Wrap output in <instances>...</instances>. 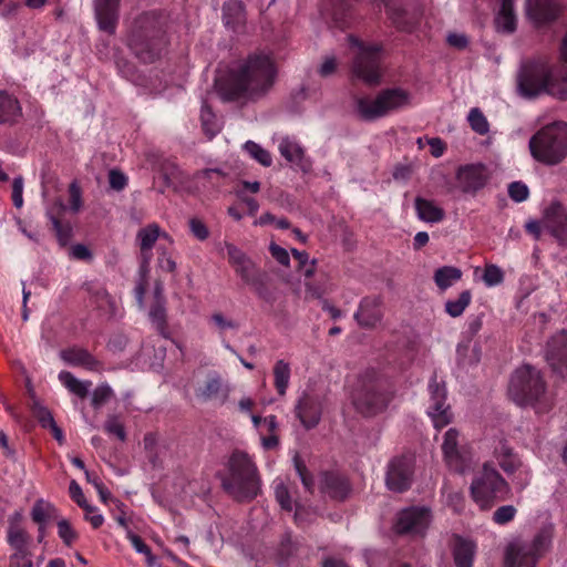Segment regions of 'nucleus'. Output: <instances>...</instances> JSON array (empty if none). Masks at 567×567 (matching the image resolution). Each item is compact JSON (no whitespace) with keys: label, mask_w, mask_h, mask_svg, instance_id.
<instances>
[{"label":"nucleus","mask_w":567,"mask_h":567,"mask_svg":"<svg viewBox=\"0 0 567 567\" xmlns=\"http://www.w3.org/2000/svg\"><path fill=\"white\" fill-rule=\"evenodd\" d=\"M276 74L277 69L269 54L254 53L237 69L216 80V89L225 102L256 101L270 91Z\"/></svg>","instance_id":"f257e3e1"},{"label":"nucleus","mask_w":567,"mask_h":567,"mask_svg":"<svg viewBox=\"0 0 567 567\" xmlns=\"http://www.w3.org/2000/svg\"><path fill=\"white\" fill-rule=\"evenodd\" d=\"M221 488L234 501L249 503L261 493V477L251 456L234 450L226 463V471L218 472Z\"/></svg>","instance_id":"f03ea898"},{"label":"nucleus","mask_w":567,"mask_h":567,"mask_svg":"<svg viewBox=\"0 0 567 567\" xmlns=\"http://www.w3.org/2000/svg\"><path fill=\"white\" fill-rule=\"evenodd\" d=\"M394 395L389 379L371 369L359 377L352 393V404L361 416L374 417L386 411Z\"/></svg>","instance_id":"7ed1b4c3"},{"label":"nucleus","mask_w":567,"mask_h":567,"mask_svg":"<svg viewBox=\"0 0 567 567\" xmlns=\"http://www.w3.org/2000/svg\"><path fill=\"white\" fill-rule=\"evenodd\" d=\"M128 47L144 63H152L159 59L166 47V39L163 24L155 13H144L135 20L128 38Z\"/></svg>","instance_id":"20e7f679"},{"label":"nucleus","mask_w":567,"mask_h":567,"mask_svg":"<svg viewBox=\"0 0 567 567\" xmlns=\"http://www.w3.org/2000/svg\"><path fill=\"white\" fill-rule=\"evenodd\" d=\"M508 394L518 405H533L542 411L550 408L546 399V382L540 371L528 364L515 370L509 381Z\"/></svg>","instance_id":"39448f33"},{"label":"nucleus","mask_w":567,"mask_h":567,"mask_svg":"<svg viewBox=\"0 0 567 567\" xmlns=\"http://www.w3.org/2000/svg\"><path fill=\"white\" fill-rule=\"evenodd\" d=\"M533 157L546 165H557L567 156V123L554 122L542 127L529 140Z\"/></svg>","instance_id":"423d86ee"},{"label":"nucleus","mask_w":567,"mask_h":567,"mask_svg":"<svg viewBox=\"0 0 567 567\" xmlns=\"http://www.w3.org/2000/svg\"><path fill=\"white\" fill-rule=\"evenodd\" d=\"M470 489L472 498L482 511L491 509L496 503L508 499L512 494L508 482L489 463L483 465Z\"/></svg>","instance_id":"0eeeda50"},{"label":"nucleus","mask_w":567,"mask_h":567,"mask_svg":"<svg viewBox=\"0 0 567 567\" xmlns=\"http://www.w3.org/2000/svg\"><path fill=\"white\" fill-rule=\"evenodd\" d=\"M551 534L547 529L539 530L532 542L516 540L511 543L505 553L507 567H535L539 557L548 549Z\"/></svg>","instance_id":"6e6552de"},{"label":"nucleus","mask_w":567,"mask_h":567,"mask_svg":"<svg viewBox=\"0 0 567 567\" xmlns=\"http://www.w3.org/2000/svg\"><path fill=\"white\" fill-rule=\"evenodd\" d=\"M551 68L540 60L525 62L517 75V89L522 96L536 97L543 93L549 94Z\"/></svg>","instance_id":"1a4fd4ad"},{"label":"nucleus","mask_w":567,"mask_h":567,"mask_svg":"<svg viewBox=\"0 0 567 567\" xmlns=\"http://www.w3.org/2000/svg\"><path fill=\"white\" fill-rule=\"evenodd\" d=\"M350 43L359 48L352 63L353 75L368 85H378L381 81V47L364 45L354 37H349Z\"/></svg>","instance_id":"9d476101"},{"label":"nucleus","mask_w":567,"mask_h":567,"mask_svg":"<svg viewBox=\"0 0 567 567\" xmlns=\"http://www.w3.org/2000/svg\"><path fill=\"white\" fill-rule=\"evenodd\" d=\"M415 456L411 453L394 456L385 473L386 487L395 493L408 491L413 483Z\"/></svg>","instance_id":"9b49d317"},{"label":"nucleus","mask_w":567,"mask_h":567,"mask_svg":"<svg viewBox=\"0 0 567 567\" xmlns=\"http://www.w3.org/2000/svg\"><path fill=\"white\" fill-rule=\"evenodd\" d=\"M543 227L560 247L567 248V208L561 203L553 202L544 209Z\"/></svg>","instance_id":"f8f14e48"},{"label":"nucleus","mask_w":567,"mask_h":567,"mask_svg":"<svg viewBox=\"0 0 567 567\" xmlns=\"http://www.w3.org/2000/svg\"><path fill=\"white\" fill-rule=\"evenodd\" d=\"M561 12V0H526V16L536 28L554 23Z\"/></svg>","instance_id":"ddd939ff"},{"label":"nucleus","mask_w":567,"mask_h":567,"mask_svg":"<svg viewBox=\"0 0 567 567\" xmlns=\"http://www.w3.org/2000/svg\"><path fill=\"white\" fill-rule=\"evenodd\" d=\"M430 511L424 507H411L403 509L398 517L395 532L398 534L424 535L430 524Z\"/></svg>","instance_id":"4468645a"},{"label":"nucleus","mask_w":567,"mask_h":567,"mask_svg":"<svg viewBox=\"0 0 567 567\" xmlns=\"http://www.w3.org/2000/svg\"><path fill=\"white\" fill-rule=\"evenodd\" d=\"M546 360L551 370L567 377V331L561 330L554 334L547 342Z\"/></svg>","instance_id":"2eb2a0df"},{"label":"nucleus","mask_w":567,"mask_h":567,"mask_svg":"<svg viewBox=\"0 0 567 567\" xmlns=\"http://www.w3.org/2000/svg\"><path fill=\"white\" fill-rule=\"evenodd\" d=\"M320 489L330 498L343 502L350 496L352 485L344 474L338 471H326L321 473Z\"/></svg>","instance_id":"dca6fc26"},{"label":"nucleus","mask_w":567,"mask_h":567,"mask_svg":"<svg viewBox=\"0 0 567 567\" xmlns=\"http://www.w3.org/2000/svg\"><path fill=\"white\" fill-rule=\"evenodd\" d=\"M486 167L483 164L461 166L456 173L458 187L463 193L475 194L487 183Z\"/></svg>","instance_id":"f3484780"},{"label":"nucleus","mask_w":567,"mask_h":567,"mask_svg":"<svg viewBox=\"0 0 567 567\" xmlns=\"http://www.w3.org/2000/svg\"><path fill=\"white\" fill-rule=\"evenodd\" d=\"M431 399L433 401L430 406L429 414L431 415L434 426L442 429L451 423L452 413L450 406L445 404L446 389L444 384H439L435 380L430 384Z\"/></svg>","instance_id":"a211bd4d"},{"label":"nucleus","mask_w":567,"mask_h":567,"mask_svg":"<svg viewBox=\"0 0 567 567\" xmlns=\"http://www.w3.org/2000/svg\"><path fill=\"white\" fill-rule=\"evenodd\" d=\"M383 300L380 296H367L359 303V309L354 313L358 324L364 329H372L381 322L383 318Z\"/></svg>","instance_id":"6ab92c4d"},{"label":"nucleus","mask_w":567,"mask_h":567,"mask_svg":"<svg viewBox=\"0 0 567 567\" xmlns=\"http://www.w3.org/2000/svg\"><path fill=\"white\" fill-rule=\"evenodd\" d=\"M93 2L99 29L114 34L120 19L121 0H94Z\"/></svg>","instance_id":"aec40b11"},{"label":"nucleus","mask_w":567,"mask_h":567,"mask_svg":"<svg viewBox=\"0 0 567 567\" xmlns=\"http://www.w3.org/2000/svg\"><path fill=\"white\" fill-rule=\"evenodd\" d=\"M295 411L301 424L307 430H310L318 425L321 419L322 409L318 396L303 393L298 400Z\"/></svg>","instance_id":"412c9836"},{"label":"nucleus","mask_w":567,"mask_h":567,"mask_svg":"<svg viewBox=\"0 0 567 567\" xmlns=\"http://www.w3.org/2000/svg\"><path fill=\"white\" fill-rule=\"evenodd\" d=\"M450 547L456 567H473L477 551L474 540L453 534Z\"/></svg>","instance_id":"4be33fe9"},{"label":"nucleus","mask_w":567,"mask_h":567,"mask_svg":"<svg viewBox=\"0 0 567 567\" xmlns=\"http://www.w3.org/2000/svg\"><path fill=\"white\" fill-rule=\"evenodd\" d=\"M60 358L72 367H81L93 372L103 370V363L84 348L71 347L63 349L60 351Z\"/></svg>","instance_id":"5701e85b"},{"label":"nucleus","mask_w":567,"mask_h":567,"mask_svg":"<svg viewBox=\"0 0 567 567\" xmlns=\"http://www.w3.org/2000/svg\"><path fill=\"white\" fill-rule=\"evenodd\" d=\"M410 93L401 87L385 89L378 94V106H381L384 115L410 105Z\"/></svg>","instance_id":"b1692460"},{"label":"nucleus","mask_w":567,"mask_h":567,"mask_svg":"<svg viewBox=\"0 0 567 567\" xmlns=\"http://www.w3.org/2000/svg\"><path fill=\"white\" fill-rule=\"evenodd\" d=\"M386 13L393 24L402 31L411 32L417 23V16L410 13L406 9L396 6L391 0H383Z\"/></svg>","instance_id":"393cba45"},{"label":"nucleus","mask_w":567,"mask_h":567,"mask_svg":"<svg viewBox=\"0 0 567 567\" xmlns=\"http://www.w3.org/2000/svg\"><path fill=\"white\" fill-rule=\"evenodd\" d=\"M58 212L54 213L53 209H50L47 215L52 224V229L55 234V237L61 246H66L72 237V227L70 223H63L60 219V216L65 212L66 207L62 200H58L55 203Z\"/></svg>","instance_id":"a878e982"},{"label":"nucleus","mask_w":567,"mask_h":567,"mask_svg":"<svg viewBox=\"0 0 567 567\" xmlns=\"http://www.w3.org/2000/svg\"><path fill=\"white\" fill-rule=\"evenodd\" d=\"M494 455L501 468L508 475L515 473L522 466L520 458L505 440H501L495 446Z\"/></svg>","instance_id":"bb28decb"},{"label":"nucleus","mask_w":567,"mask_h":567,"mask_svg":"<svg viewBox=\"0 0 567 567\" xmlns=\"http://www.w3.org/2000/svg\"><path fill=\"white\" fill-rule=\"evenodd\" d=\"M223 20L226 27L236 31L246 21L245 6L240 0H227L223 4Z\"/></svg>","instance_id":"cd10ccee"},{"label":"nucleus","mask_w":567,"mask_h":567,"mask_svg":"<svg viewBox=\"0 0 567 567\" xmlns=\"http://www.w3.org/2000/svg\"><path fill=\"white\" fill-rule=\"evenodd\" d=\"M150 319L152 323L155 326L156 331L165 339L172 340L174 344L181 350L183 353V347L174 339H172L171 331L168 329L167 323V315L165 302L154 301L150 309Z\"/></svg>","instance_id":"c85d7f7f"},{"label":"nucleus","mask_w":567,"mask_h":567,"mask_svg":"<svg viewBox=\"0 0 567 567\" xmlns=\"http://www.w3.org/2000/svg\"><path fill=\"white\" fill-rule=\"evenodd\" d=\"M280 154L291 164L298 166L302 172L310 169V162L305 157L303 148L289 140H282L279 145Z\"/></svg>","instance_id":"c756f323"},{"label":"nucleus","mask_w":567,"mask_h":567,"mask_svg":"<svg viewBox=\"0 0 567 567\" xmlns=\"http://www.w3.org/2000/svg\"><path fill=\"white\" fill-rule=\"evenodd\" d=\"M22 115L21 106L19 101L7 93L6 91L0 92V125L9 124L13 125L18 122V118Z\"/></svg>","instance_id":"7c9ffc66"},{"label":"nucleus","mask_w":567,"mask_h":567,"mask_svg":"<svg viewBox=\"0 0 567 567\" xmlns=\"http://www.w3.org/2000/svg\"><path fill=\"white\" fill-rule=\"evenodd\" d=\"M495 24L498 31L505 33H513L516 30L517 19L514 11V0H502Z\"/></svg>","instance_id":"2f4dec72"},{"label":"nucleus","mask_w":567,"mask_h":567,"mask_svg":"<svg viewBox=\"0 0 567 567\" xmlns=\"http://www.w3.org/2000/svg\"><path fill=\"white\" fill-rule=\"evenodd\" d=\"M414 205L417 217L423 221L439 223L445 217L444 209L436 206L433 200H429L423 197H416Z\"/></svg>","instance_id":"473e14b6"},{"label":"nucleus","mask_w":567,"mask_h":567,"mask_svg":"<svg viewBox=\"0 0 567 567\" xmlns=\"http://www.w3.org/2000/svg\"><path fill=\"white\" fill-rule=\"evenodd\" d=\"M457 437L458 432L455 429H450L444 435L442 451L449 465L454 466L456 471H462L463 465L460 461Z\"/></svg>","instance_id":"72a5a7b5"},{"label":"nucleus","mask_w":567,"mask_h":567,"mask_svg":"<svg viewBox=\"0 0 567 567\" xmlns=\"http://www.w3.org/2000/svg\"><path fill=\"white\" fill-rule=\"evenodd\" d=\"M462 270L454 266H443L434 271L433 280L442 291L449 289L462 278Z\"/></svg>","instance_id":"f704fd0d"},{"label":"nucleus","mask_w":567,"mask_h":567,"mask_svg":"<svg viewBox=\"0 0 567 567\" xmlns=\"http://www.w3.org/2000/svg\"><path fill=\"white\" fill-rule=\"evenodd\" d=\"M7 540L14 549L13 554L30 553L28 546L30 542L29 534L19 525L11 524L8 529Z\"/></svg>","instance_id":"c9c22d12"},{"label":"nucleus","mask_w":567,"mask_h":567,"mask_svg":"<svg viewBox=\"0 0 567 567\" xmlns=\"http://www.w3.org/2000/svg\"><path fill=\"white\" fill-rule=\"evenodd\" d=\"M378 105V96L373 100L370 97H358L355 100L357 111L364 121H374L385 116L384 112L380 110L381 106Z\"/></svg>","instance_id":"e433bc0d"},{"label":"nucleus","mask_w":567,"mask_h":567,"mask_svg":"<svg viewBox=\"0 0 567 567\" xmlns=\"http://www.w3.org/2000/svg\"><path fill=\"white\" fill-rule=\"evenodd\" d=\"M59 380L71 393L81 399L87 396L89 389L92 384L91 381H80L69 371H61L59 374Z\"/></svg>","instance_id":"4c0bfd02"},{"label":"nucleus","mask_w":567,"mask_h":567,"mask_svg":"<svg viewBox=\"0 0 567 567\" xmlns=\"http://www.w3.org/2000/svg\"><path fill=\"white\" fill-rule=\"evenodd\" d=\"M330 16L338 28H346L350 18L349 0H328Z\"/></svg>","instance_id":"58836bf2"},{"label":"nucleus","mask_w":567,"mask_h":567,"mask_svg":"<svg viewBox=\"0 0 567 567\" xmlns=\"http://www.w3.org/2000/svg\"><path fill=\"white\" fill-rule=\"evenodd\" d=\"M290 365L284 360H278L274 365V384L280 396L286 394L290 380Z\"/></svg>","instance_id":"ea45409f"},{"label":"nucleus","mask_w":567,"mask_h":567,"mask_svg":"<svg viewBox=\"0 0 567 567\" xmlns=\"http://www.w3.org/2000/svg\"><path fill=\"white\" fill-rule=\"evenodd\" d=\"M549 95L567 100V65L561 66L557 73L551 72Z\"/></svg>","instance_id":"a19ab883"},{"label":"nucleus","mask_w":567,"mask_h":567,"mask_svg":"<svg viewBox=\"0 0 567 567\" xmlns=\"http://www.w3.org/2000/svg\"><path fill=\"white\" fill-rule=\"evenodd\" d=\"M161 228L157 224H150L137 233L141 251L144 254L151 250L159 237Z\"/></svg>","instance_id":"79ce46f5"},{"label":"nucleus","mask_w":567,"mask_h":567,"mask_svg":"<svg viewBox=\"0 0 567 567\" xmlns=\"http://www.w3.org/2000/svg\"><path fill=\"white\" fill-rule=\"evenodd\" d=\"M471 300H472L471 290H464L458 295L457 299L447 300L445 302V311L452 318H457L470 306Z\"/></svg>","instance_id":"37998d69"},{"label":"nucleus","mask_w":567,"mask_h":567,"mask_svg":"<svg viewBox=\"0 0 567 567\" xmlns=\"http://www.w3.org/2000/svg\"><path fill=\"white\" fill-rule=\"evenodd\" d=\"M200 121L204 133L208 138H213L218 133L219 128L216 122V116L206 101H204L202 105Z\"/></svg>","instance_id":"c03bdc74"},{"label":"nucleus","mask_w":567,"mask_h":567,"mask_svg":"<svg viewBox=\"0 0 567 567\" xmlns=\"http://www.w3.org/2000/svg\"><path fill=\"white\" fill-rule=\"evenodd\" d=\"M467 121L470 123L471 128L480 134L485 135L489 131V124L483 114V112L478 107H474L470 111Z\"/></svg>","instance_id":"a18cd8bd"},{"label":"nucleus","mask_w":567,"mask_h":567,"mask_svg":"<svg viewBox=\"0 0 567 567\" xmlns=\"http://www.w3.org/2000/svg\"><path fill=\"white\" fill-rule=\"evenodd\" d=\"M221 379L219 375L215 374L207 379L205 385L199 389L198 396H200L204 401H208L212 399H216L221 392Z\"/></svg>","instance_id":"49530a36"},{"label":"nucleus","mask_w":567,"mask_h":567,"mask_svg":"<svg viewBox=\"0 0 567 567\" xmlns=\"http://www.w3.org/2000/svg\"><path fill=\"white\" fill-rule=\"evenodd\" d=\"M244 147L247 153L262 166L269 167L271 165L272 159L270 153L259 144L248 141L245 143Z\"/></svg>","instance_id":"de8ad7c7"},{"label":"nucleus","mask_w":567,"mask_h":567,"mask_svg":"<svg viewBox=\"0 0 567 567\" xmlns=\"http://www.w3.org/2000/svg\"><path fill=\"white\" fill-rule=\"evenodd\" d=\"M55 513L54 506L44 503L42 499L35 502L31 511V517L34 523L41 525L47 519L51 518Z\"/></svg>","instance_id":"09e8293b"},{"label":"nucleus","mask_w":567,"mask_h":567,"mask_svg":"<svg viewBox=\"0 0 567 567\" xmlns=\"http://www.w3.org/2000/svg\"><path fill=\"white\" fill-rule=\"evenodd\" d=\"M298 551V545L291 539V536L286 534L282 536L280 544L277 549V555L280 559V564H286L293 557Z\"/></svg>","instance_id":"8fccbe9b"},{"label":"nucleus","mask_w":567,"mask_h":567,"mask_svg":"<svg viewBox=\"0 0 567 567\" xmlns=\"http://www.w3.org/2000/svg\"><path fill=\"white\" fill-rule=\"evenodd\" d=\"M234 268L246 285L261 272L250 258L245 259Z\"/></svg>","instance_id":"3c124183"},{"label":"nucleus","mask_w":567,"mask_h":567,"mask_svg":"<svg viewBox=\"0 0 567 567\" xmlns=\"http://www.w3.org/2000/svg\"><path fill=\"white\" fill-rule=\"evenodd\" d=\"M517 515V508L514 505H502L495 509L492 520L499 526L514 520Z\"/></svg>","instance_id":"603ef678"},{"label":"nucleus","mask_w":567,"mask_h":567,"mask_svg":"<svg viewBox=\"0 0 567 567\" xmlns=\"http://www.w3.org/2000/svg\"><path fill=\"white\" fill-rule=\"evenodd\" d=\"M127 538L131 540L137 553L145 555L147 565L152 567L155 564L156 558L153 555L151 547L145 544L141 536L132 532L127 533Z\"/></svg>","instance_id":"864d4df0"},{"label":"nucleus","mask_w":567,"mask_h":567,"mask_svg":"<svg viewBox=\"0 0 567 567\" xmlns=\"http://www.w3.org/2000/svg\"><path fill=\"white\" fill-rule=\"evenodd\" d=\"M58 534L68 547L72 546L79 538L76 530L71 526L70 522L64 518L58 522Z\"/></svg>","instance_id":"5fc2aeb1"},{"label":"nucleus","mask_w":567,"mask_h":567,"mask_svg":"<svg viewBox=\"0 0 567 567\" xmlns=\"http://www.w3.org/2000/svg\"><path fill=\"white\" fill-rule=\"evenodd\" d=\"M32 413L43 429H49L55 424L54 417L49 409L42 406L39 402L32 405Z\"/></svg>","instance_id":"6e6d98bb"},{"label":"nucleus","mask_w":567,"mask_h":567,"mask_svg":"<svg viewBox=\"0 0 567 567\" xmlns=\"http://www.w3.org/2000/svg\"><path fill=\"white\" fill-rule=\"evenodd\" d=\"M85 289L90 293L92 302L95 303L97 308L113 306L112 298L104 288L93 289L91 286L86 285Z\"/></svg>","instance_id":"4d7b16f0"},{"label":"nucleus","mask_w":567,"mask_h":567,"mask_svg":"<svg viewBox=\"0 0 567 567\" xmlns=\"http://www.w3.org/2000/svg\"><path fill=\"white\" fill-rule=\"evenodd\" d=\"M483 280L488 287L499 285L504 280V272L496 265H486L483 274Z\"/></svg>","instance_id":"13d9d810"},{"label":"nucleus","mask_w":567,"mask_h":567,"mask_svg":"<svg viewBox=\"0 0 567 567\" xmlns=\"http://www.w3.org/2000/svg\"><path fill=\"white\" fill-rule=\"evenodd\" d=\"M113 396V390L107 384H100L92 393L91 404L94 409H99Z\"/></svg>","instance_id":"bf43d9fd"},{"label":"nucleus","mask_w":567,"mask_h":567,"mask_svg":"<svg viewBox=\"0 0 567 567\" xmlns=\"http://www.w3.org/2000/svg\"><path fill=\"white\" fill-rule=\"evenodd\" d=\"M104 430L109 434L115 435L122 442L126 440V432L124 425L114 415L107 417V420L104 423Z\"/></svg>","instance_id":"052dcab7"},{"label":"nucleus","mask_w":567,"mask_h":567,"mask_svg":"<svg viewBox=\"0 0 567 567\" xmlns=\"http://www.w3.org/2000/svg\"><path fill=\"white\" fill-rule=\"evenodd\" d=\"M247 285L254 288L255 292L258 295L259 298L266 301L271 300V293L268 290L266 275L264 272H260L257 277L252 279V281H249Z\"/></svg>","instance_id":"680f3d73"},{"label":"nucleus","mask_w":567,"mask_h":567,"mask_svg":"<svg viewBox=\"0 0 567 567\" xmlns=\"http://www.w3.org/2000/svg\"><path fill=\"white\" fill-rule=\"evenodd\" d=\"M508 196L516 203L524 202L529 196V189L523 182H513L508 185Z\"/></svg>","instance_id":"e2e57ef3"},{"label":"nucleus","mask_w":567,"mask_h":567,"mask_svg":"<svg viewBox=\"0 0 567 567\" xmlns=\"http://www.w3.org/2000/svg\"><path fill=\"white\" fill-rule=\"evenodd\" d=\"M69 195H70V209L72 213L76 214L81 210L83 202H82V190L76 182H72L69 185Z\"/></svg>","instance_id":"0e129e2a"},{"label":"nucleus","mask_w":567,"mask_h":567,"mask_svg":"<svg viewBox=\"0 0 567 567\" xmlns=\"http://www.w3.org/2000/svg\"><path fill=\"white\" fill-rule=\"evenodd\" d=\"M147 271V267L145 265H142L140 269V279L134 289L135 298L140 305H142L144 301V297L148 286Z\"/></svg>","instance_id":"69168bd1"},{"label":"nucleus","mask_w":567,"mask_h":567,"mask_svg":"<svg viewBox=\"0 0 567 567\" xmlns=\"http://www.w3.org/2000/svg\"><path fill=\"white\" fill-rule=\"evenodd\" d=\"M225 248L227 250L228 261L233 267H236L238 264L249 258L241 249L236 247L234 244L225 243Z\"/></svg>","instance_id":"338daca9"},{"label":"nucleus","mask_w":567,"mask_h":567,"mask_svg":"<svg viewBox=\"0 0 567 567\" xmlns=\"http://www.w3.org/2000/svg\"><path fill=\"white\" fill-rule=\"evenodd\" d=\"M110 187L116 192L123 190L127 185V177L120 169L109 172Z\"/></svg>","instance_id":"774afa93"}]
</instances>
